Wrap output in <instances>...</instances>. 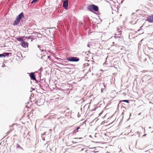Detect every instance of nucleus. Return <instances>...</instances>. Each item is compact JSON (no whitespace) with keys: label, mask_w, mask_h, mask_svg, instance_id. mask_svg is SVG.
I'll use <instances>...</instances> for the list:
<instances>
[{"label":"nucleus","mask_w":153,"mask_h":153,"mask_svg":"<svg viewBox=\"0 0 153 153\" xmlns=\"http://www.w3.org/2000/svg\"><path fill=\"white\" fill-rule=\"evenodd\" d=\"M16 147L19 149H22V147L18 144H17Z\"/></svg>","instance_id":"12"},{"label":"nucleus","mask_w":153,"mask_h":153,"mask_svg":"<svg viewBox=\"0 0 153 153\" xmlns=\"http://www.w3.org/2000/svg\"><path fill=\"white\" fill-rule=\"evenodd\" d=\"M21 45L22 47L25 48L28 47V43L27 42L23 41L21 43Z\"/></svg>","instance_id":"7"},{"label":"nucleus","mask_w":153,"mask_h":153,"mask_svg":"<svg viewBox=\"0 0 153 153\" xmlns=\"http://www.w3.org/2000/svg\"><path fill=\"white\" fill-rule=\"evenodd\" d=\"M147 21L150 22H153V14H152L147 17Z\"/></svg>","instance_id":"4"},{"label":"nucleus","mask_w":153,"mask_h":153,"mask_svg":"<svg viewBox=\"0 0 153 153\" xmlns=\"http://www.w3.org/2000/svg\"><path fill=\"white\" fill-rule=\"evenodd\" d=\"M81 126H79V127H77L76 129L77 131H79L78 130L80 128H81Z\"/></svg>","instance_id":"13"},{"label":"nucleus","mask_w":153,"mask_h":153,"mask_svg":"<svg viewBox=\"0 0 153 153\" xmlns=\"http://www.w3.org/2000/svg\"><path fill=\"white\" fill-rule=\"evenodd\" d=\"M144 153H151L149 151H145Z\"/></svg>","instance_id":"16"},{"label":"nucleus","mask_w":153,"mask_h":153,"mask_svg":"<svg viewBox=\"0 0 153 153\" xmlns=\"http://www.w3.org/2000/svg\"><path fill=\"white\" fill-rule=\"evenodd\" d=\"M5 57V55L4 54H0V57Z\"/></svg>","instance_id":"15"},{"label":"nucleus","mask_w":153,"mask_h":153,"mask_svg":"<svg viewBox=\"0 0 153 153\" xmlns=\"http://www.w3.org/2000/svg\"><path fill=\"white\" fill-rule=\"evenodd\" d=\"M63 7L65 9H67L68 6V1H64L63 2Z\"/></svg>","instance_id":"6"},{"label":"nucleus","mask_w":153,"mask_h":153,"mask_svg":"<svg viewBox=\"0 0 153 153\" xmlns=\"http://www.w3.org/2000/svg\"><path fill=\"white\" fill-rule=\"evenodd\" d=\"M38 47L39 48L40 50L41 51H46V47L45 45H38Z\"/></svg>","instance_id":"5"},{"label":"nucleus","mask_w":153,"mask_h":153,"mask_svg":"<svg viewBox=\"0 0 153 153\" xmlns=\"http://www.w3.org/2000/svg\"><path fill=\"white\" fill-rule=\"evenodd\" d=\"M82 137H79V138H75V139H82Z\"/></svg>","instance_id":"18"},{"label":"nucleus","mask_w":153,"mask_h":153,"mask_svg":"<svg viewBox=\"0 0 153 153\" xmlns=\"http://www.w3.org/2000/svg\"><path fill=\"white\" fill-rule=\"evenodd\" d=\"M38 0H33L31 2V4L33 3L34 2L37 1Z\"/></svg>","instance_id":"14"},{"label":"nucleus","mask_w":153,"mask_h":153,"mask_svg":"<svg viewBox=\"0 0 153 153\" xmlns=\"http://www.w3.org/2000/svg\"><path fill=\"white\" fill-rule=\"evenodd\" d=\"M16 39L18 41H22L23 42V40L22 39V38L21 37L18 38H17Z\"/></svg>","instance_id":"9"},{"label":"nucleus","mask_w":153,"mask_h":153,"mask_svg":"<svg viewBox=\"0 0 153 153\" xmlns=\"http://www.w3.org/2000/svg\"><path fill=\"white\" fill-rule=\"evenodd\" d=\"M40 100H38L37 101V102L38 103Z\"/></svg>","instance_id":"20"},{"label":"nucleus","mask_w":153,"mask_h":153,"mask_svg":"<svg viewBox=\"0 0 153 153\" xmlns=\"http://www.w3.org/2000/svg\"><path fill=\"white\" fill-rule=\"evenodd\" d=\"M126 102L128 103H129V101L128 100H121L120 101V102Z\"/></svg>","instance_id":"10"},{"label":"nucleus","mask_w":153,"mask_h":153,"mask_svg":"<svg viewBox=\"0 0 153 153\" xmlns=\"http://www.w3.org/2000/svg\"><path fill=\"white\" fill-rule=\"evenodd\" d=\"M67 60L69 61L72 62H77L78 61L79 59L76 57H70L67 58Z\"/></svg>","instance_id":"3"},{"label":"nucleus","mask_w":153,"mask_h":153,"mask_svg":"<svg viewBox=\"0 0 153 153\" xmlns=\"http://www.w3.org/2000/svg\"><path fill=\"white\" fill-rule=\"evenodd\" d=\"M26 38H27V39H30V36H29L28 37H25Z\"/></svg>","instance_id":"19"},{"label":"nucleus","mask_w":153,"mask_h":153,"mask_svg":"<svg viewBox=\"0 0 153 153\" xmlns=\"http://www.w3.org/2000/svg\"><path fill=\"white\" fill-rule=\"evenodd\" d=\"M79 131H77V130H76V129H74V130L73 131V134H74V133H76L77 132H79Z\"/></svg>","instance_id":"11"},{"label":"nucleus","mask_w":153,"mask_h":153,"mask_svg":"<svg viewBox=\"0 0 153 153\" xmlns=\"http://www.w3.org/2000/svg\"><path fill=\"white\" fill-rule=\"evenodd\" d=\"M30 77L31 79L33 80H36V78L34 73H32L30 74Z\"/></svg>","instance_id":"8"},{"label":"nucleus","mask_w":153,"mask_h":153,"mask_svg":"<svg viewBox=\"0 0 153 153\" xmlns=\"http://www.w3.org/2000/svg\"><path fill=\"white\" fill-rule=\"evenodd\" d=\"M4 54L7 56H8L9 54V53H4Z\"/></svg>","instance_id":"17"},{"label":"nucleus","mask_w":153,"mask_h":153,"mask_svg":"<svg viewBox=\"0 0 153 153\" xmlns=\"http://www.w3.org/2000/svg\"><path fill=\"white\" fill-rule=\"evenodd\" d=\"M47 57H48V58H49V59H50V56H47Z\"/></svg>","instance_id":"21"},{"label":"nucleus","mask_w":153,"mask_h":153,"mask_svg":"<svg viewBox=\"0 0 153 153\" xmlns=\"http://www.w3.org/2000/svg\"><path fill=\"white\" fill-rule=\"evenodd\" d=\"M24 17V16L23 13H21L16 18V19L13 22V25H18L20 21V19Z\"/></svg>","instance_id":"1"},{"label":"nucleus","mask_w":153,"mask_h":153,"mask_svg":"<svg viewBox=\"0 0 153 153\" xmlns=\"http://www.w3.org/2000/svg\"><path fill=\"white\" fill-rule=\"evenodd\" d=\"M87 9L91 12L98 11L99 8L98 6L94 4L89 5L87 7Z\"/></svg>","instance_id":"2"}]
</instances>
